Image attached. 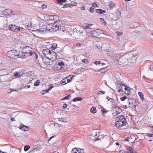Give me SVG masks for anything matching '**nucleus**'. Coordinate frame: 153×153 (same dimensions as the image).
Returning <instances> with one entry per match:
<instances>
[{"mask_svg": "<svg viewBox=\"0 0 153 153\" xmlns=\"http://www.w3.org/2000/svg\"><path fill=\"white\" fill-rule=\"evenodd\" d=\"M94 63L96 65H100L101 63V62L100 61H96L94 62Z\"/></svg>", "mask_w": 153, "mask_h": 153, "instance_id": "c03bdc74", "label": "nucleus"}, {"mask_svg": "<svg viewBox=\"0 0 153 153\" xmlns=\"http://www.w3.org/2000/svg\"><path fill=\"white\" fill-rule=\"evenodd\" d=\"M108 70L107 67H104L101 68V69H99L98 71L99 72L102 73H103L107 71Z\"/></svg>", "mask_w": 153, "mask_h": 153, "instance_id": "5701e85b", "label": "nucleus"}, {"mask_svg": "<svg viewBox=\"0 0 153 153\" xmlns=\"http://www.w3.org/2000/svg\"><path fill=\"white\" fill-rule=\"evenodd\" d=\"M24 30V29L23 27L16 25V29L15 30V32H18L23 31Z\"/></svg>", "mask_w": 153, "mask_h": 153, "instance_id": "a211bd4d", "label": "nucleus"}, {"mask_svg": "<svg viewBox=\"0 0 153 153\" xmlns=\"http://www.w3.org/2000/svg\"><path fill=\"white\" fill-rule=\"evenodd\" d=\"M116 121L115 126L118 128L126 125L127 122L124 116L122 115L118 116L117 118Z\"/></svg>", "mask_w": 153, "mask_h": 153, "instance_id": "f03ea898", "label": "nucleus"}, {"mask_svg": "<svg viewBox=\"0 0 153 153\" xmlns=\"http://www.w3.org/2000/svg\"><path fill=\"white\" fill-rule=\"evenodd\" d=\"M97 131L98 130H93L91 132V136H92L93 137H95L97 136V135L99 133V132H98V133L97 134Z\"/></svg>", "mask_w": 153, "mask_h": 153, "instance_id": "4be33fe9", "label": "nucleus"}, {"mask_svg": "<svg viewBox=\"0 0 153 153\" xmlns=\"http://www.w3.org/2000/svg\"><path fill=\"white\" fill-rule=\"evenodd\" d=\"M115 4L113 2L111 1L108 5L110 9H112L115 7Z\"/></svg>", "mask_w": 153, "mask_h": 153, "instance_id": "393cba45", "label": "nucleus"}, {"mask_svg": "<svg viewBox=\"0 0 153 153\" xmlns=\"http://www.w3.org/2000/svg\"><path fill=\"white\" fill-rule=\"evenodd\" d=\"M39 151L37 149H33L29 153H38Z\"/></svg>", "mask_w": 153, "mask_h": 153, "instance_id": "473e14b6", "label": "nucleus"}, {"mask_svg": "<svg viewBox=\"0 0 153 153\" xmlns=\"http://www.w3.org/2000/svg\"><path fill=\"white\" fill-rule=\"evenodd\" d=\"M84 25L85 27V28L87 29H91V28H90V27L89 26V25L88 24H84Z\"/></svg>", "mask_w": 153, "mask_h": 153, "instance_id": "58836bf2", "label": "nucleus"}, {"mask_svg": "<svg viewBox=\"0 0 153 153\" xmlns=\"http://www.w3.org/2000/svg\"><path fill=\"white\" fill-rule=\"evenodd\" d=\"M30 148V146L29 145H26L24 147V150L25 152L27 151Z\"/></svg>", "mask_w": 153, "mask_h": 153, "instance_id": "f704fd0d", "label": "nucleus"}, {"mask_svg": "<svg viewBox=\"0 0 153 153\" xmlns=\"http://www.w3.org/2000/svg\"><path fill=\"white\" fill-rule=\"evenodd\" d=\"M101 138V137H100V136H99L96 139L95 138L94 139H96L95 140V141H96V140H100Z\"/></svg>", "mask_w": 153, "mask_h": 153, "instance_id": "4d7b16f0", "label": "nucleus"}, {"mask_svg": "<svg viewBox=\"0 0 153 153\" xmlns=\"http://www.w3.org/2000/svg\"><path fill=\"white\" fill-rule=\"evenodd\" d=\"M31 56H33L34 58L36 57V59H37L38 57V55L35 52H32L31 53Z\"/></svg>", "mask_w": 153, "mask_h": 153, "instance_id": "7c9ffc66", "label": "nucleus"}, {"mask_svg": "<svg viewBox=\"0 0 153 153\" xmlns=\"http://www.w3.org/2000/svg\"><path fill=\"white\" fill-rule=\"evenodd\" d=\"M101 111L103 113H106L108 111L106 110L105 109H102L101 110Z\"/></svg>", "mask_w": 153, "mask_h": 153, "instance_id": "864d4df0", "label": "nucleus"}, {"mask_svg": "<svg viewBox=\"0 0 153 153\" xmlns=\"http://www.w3.org/2000/svg\"><path fill=\"white\" fill-rule=\"evenodd\" d=\"M103 31L99 30H94L91 31V35L94 37L98 38L101 34H103Z\"/></svg>", "mask_w": 153, "mask_h": 153, "instance_id": "6e6552de", "label": "nucleus"}, {"mask_svg": "<svg viewBox=\"0 0 153 153\" xmlns=\"http://www.w3.org/2000/svg\"><path fill=\"white\" fill-rule=\"evenodd\" d=\"M71 79H67V83L69 82H70L71 81Z\"/></svg>", "mask_w": 153, "mask_h": 153, "instance_id": "e2e57ef3", "label": "nucleus"}, {"mask_svg": "<svg viewBox=\"0 0 153 153\" xmlns=\"http://www.w3.org/2000/svg\"><path fill=\"white\" fill-rule=\"evenodd\" d=\"M71 5V7H72L74 6H76L77 3L76 2H71V4H70Z\"/></svg>", "mask_w": 153, "mask_h": 153, "instance_id": "4c0bfd02", "label": "nucleus"}, {"mask_svg": "<svg viewBox=\"0 0 153 153\" xmlns=\"http://www.w3.org/2000/svg\"><path fill=\"white\" fill-rule=\"evenodd\" d=\"M18 51L13 50L7 52V55L10 58L15 59L17 58H20L22 57L21 54Z\"/></svg>", "mask_w": 153, "mask_h": 153, "instance_id": "20e7f679", "label": "nucleus"}, {"mask_svg": "<svg viewBox=\"0 0 153 153\" xmlns=\"http://www.w3.org/2000/svg\"><path fill=\"white\" fill-rule=\"evenodd\" d=\"M11 120L12 122H13V121H15V118L14 117H12L11 119Z\"/></svg>", "mask_w": 153, "mask_h": 153, "instance_id": "338daca9", "label": "nucleus"}, {"mask_svg": "<svg viewBox=\"0 0 153 153\" xmlns=\"http://www.w3.org/2000/svg\"><path fill=\"white\" fill-rule=\"evenodd\" d=\"M47 7V5L45 4H43L41 7L42 9H44Z\"/></svg>", "mask_w": 153, "mask_h": 153, "instance_id": "5fc2aeb1", "label": "nucleus"}, {"mask_svg": "<svg viewBox=\"0 0 153 153\" xmlns=\"http://www.w3.org/2000/svg\"><path fill=\"white\" fill-rule=\"evenodd\" d=\"M31 49L30 47L28 46H26L22 48V51L23 53L22 54V52L20 53V54H21L22 56L20 58L24 59L27 56H31V53L32 52L31 51Z\"/></svg>", "mask_w": 153, "mask_h": 153, "instance_id": "7ed1b4c3", "label": "nucleus"}, {"mask_svg": "<svg viewBox=\"0 0 153 153\" xmlns=\"http://www.w3.org/2000/svg\"><path fill=\"white\" fill-rule=\"evenodd\" d=\"M58 121H61L62 122H64V119L62 118H58Z\"/></svg>", "mask_w": 153, "mask_h": 153, "instance_id": "3c124183", "label": "nucleus"}, {"mask_svg": "<svg viewBox=\"0 0 153 153\" xmlns=\"http://www.w3.org/2000/svg\"><path fill=\"white\" fill-rule=\"evenodd\" d=\"M149 68L151 71H153V64L149 65Z\"/></svg>", "mask_w": 153, "mask_h": 153, "instance_id": "8fccbe9b", "label": "nucleus"}, {"mask_svg": "<svg viewBox=\"0 0 153 153\" xmlns=\"http://www.w3.org/2000/svg\"><path fill=\"white\" fill-rule=\"evenodd\" d=\"M71 97V94H69L68 96L64 97L61 100H69L70 99Z\"/></svg>", "mask_w": 153, "mask_h": 153, "instance_id": "bb28decb", "label": "nucleus"}, {"mask_svg": "<svg viewBox=\"0 0 153 153\" xmlns=\"http://www.w3.org/2000/svg\"><path fill=\"white\" fill-rule=\"evenodd\" d=\"M57 44L56 43H53L51 46V48L53 50H55L57 48Z\"/></svg>", "mask_w": 153, "mask_h": 153, "instance_id": "72a5a7b5", "label": "nucleus"}, {"mask_svg": "<svg viewBox=\"0 0 153 153\" xmlns=\"http://www.w3.org/2000/svg\"><path fill=\"white\" fill-rule=\"evenodd\" d=\"M94 9L92 7H91L90 8V11L91 13H93Z\"/></svg>", "mask_w": 153, "mask_h": 153, "instance_id": "603ef678", "label": "nucleus"}, {"mask_svg": "<svg viewBox=\"0 0 153 153\" xmlns=\"http://www.w3.org/2000/svg\"><path fill=\"white\" fill-rule=\"evenodd\" d=\"M100 20L102 22V23L104 24V25H106V22H105L104 19L102 18H100Z\"/></svg>", "mask_w": 153, "mask_h": 153, "instance_id": "a19ab883", "label": "nucleus"}, {"mask_svg": "<svg viewBox=\"0 0 153 153\" xmlns=\"http://www.w3.org/2000/svg\"><path fill=\"white\" fill-rule=\"evenodd\" d=\"M14 76L16 78H18L20 76V75L19 74V72H16L14 74Z\"/></svg>", "mask_w": 153, "mask_h": 153, "instance_id": "e433bc0d", "label": "nucleus"}, {"mask_svg": "<svg viewBox=\"0 0 153 153\" xmlns=\"http://www.w3.org/2000/svg\"><path fill=\"white\" fill-rule=\"evenodd\" d=\"M54 137L53 136L51 137L48 140V141L50 140L53 138Z\"/></svg>", "mask_w": 153, "mask_h": 153, "instance_id": "774afa93", "label": "nucleus"}, {"mask_svg": "<svg viewBox=\"0 0 153 153\" xmlns=\"http://www.w3.org/2000/svg\"><path fill=\"white\" fill-rule=\"evenodd\" d=\"M82 62L84 63H87L88 62V60L86 59H84L82 60Z\"/></svg>", "mask_w": 153, "mask_h": 153, "instance_id": "de8ad7c7", "label": "nucleus"}, {"mask_svg": "<svg viewBox=\"0 0 153 153\" xmlns=\"http://www.w3.org/2000/svg\"><path fill=\"white\" fill-rule=\"evenodd\" d=\"M121 14V13L118 10L116 12L114 13H111L110 14V16L112 20L114 21H116L120 18Z\"/></svg>", "mask_w": 153, "mask_h": 153, "instance_id": "423d86ee", "label": "nucleus"}, {"mask_svg": "<svg viewBox=\"0 0 153 153\" xmlns=\"http://www.w3.org/2000/svg\"><path fill=\"white\" fill-rule=\"evenodd\" d=\"M112 108L113 111V112H114V113H113L114 116H115V115H117L121 113L122 111V109L117 106L113 107Z\"/></svg>", "mask_w": 153, "mask_h": 153, "instance_id": "1a4fd4ad", "label": "nucleus"}, {"mask_svg": "<svg viewBox=\"0 0 153 153\" xmlns=\"http://www.w3.org/2000/svg\"><path fill=\"white\" fill-rule=\"evenodd\" d=\"M40 27H42L41 28H39V29H37L36 31H38L40 33H42L43 32L46 31L47 30V25L44 24L43 22L41 23V24H40Z\"/></svg>", "mask_w": 153, "mask_h": 153, "instance_id": "f8f14e48", "label": "nucleus"}, {"mask_svg": "<svg viewBox=\"0 0 153 153\" xmlns=\"http://www.w3.org/2000/svg\"><path fill=\"white\" fill-rule=\"evenodd\" d=\"M136 51H133L128 53L121 55L118 60L120 65H127L128 63L132 64L134 62L137 57Z\"/></svg>", "mask_w": 153, "mask_h": 153, "instance_id": "f257e3e1", "label": "nucleus"}, {"mask_svg": "<svg viewBox=\"0 0 153 153\" xmlns=\"http://www.w3.org/2000/svg\"><path fill=\"white\" fill-rule=\"evenodd\" d=\"M77 30L76 28L74 29L73 30H71V33H73V34H74V33H77Z\"/></svg>", "mask_w": 153, "mask_h": 153, "instance_id": "37998d69", "label": "nucleus"}, {"mask_svg": "<svg viewBox=\"0 0 153 153\" xmlns=\"http://www.w3.org/2000/svg\"><path fill=\"white\" fill-rule=\"evenodd\" d=\"M67 79V78H65L64 79H63L60 82L61 83V84L62 85H64L67 83V82H65Z\"/></svg>", "mask_w": 153, "mask_h": 153, "instance_id": "2f4dec72", "label": "nucleus"}, {"mask_svg": "<svg viewBox=\"0 0 153 153\" xmlns=\"http://www.w3.org/2000/svg\"><path fill=\"white\" fill-rule=\"evenodd\" d=\"M48 19L49 20H53L54 18L53 16H50L48 18Z\"/></svg>", "mask_w": 153, "mask_h": 153, "instance_id": "09e8293b", "label": "nucleus"}, {"mask_svg": "<svg viewBox=\"0 0 153 153\" xmlns=\"http://www.w3.org/2000/svg\"><path fill=\"white\" fill-rule=\"evenodd\" d=\"M92 6L94 7H98L97 4H96V2H94L92 4Z\"/></svg>", "mask_w": 153, "mask_h": 153, "instance_id": "79ce46f5", "label": "nucleus"}, {"mask_svg": "<svg viewBox=\"0 0 153 153\" xmlns=\"http://www.w3.org/2000/svg\"><path fill=\"white\" fill-rule=\"evenodd\" d=\"M138 95H139V96L140 97V99L142 100V101L144 100L145 99L143 97V93L140 92H138Z\"/></svg>", "mask_w": 153, "mask_h": 153, "instance_id": "c756f323", "label": "nucleus"}, {"mask_svg": "<svg viewBox=\"0 0 153 153\" xmlns=\"http://www.w3.org/2000/svg\"><path fill=\"white\" fill-rule=\"evenodd\" d=\"M129 138L128 137H127L125 140L126 141H129Z\"/></svg>", "mask_w": 153, "mask_h": 153, "instance_id": "680f3d73", "label": "nucleus"}, {"mask_svg": "<svg viewBox=\"0 0 153 153\" xmlns=\"http://www.w3.org/2000/svg\"><path fill=\"white\" fill-rule=\"evenodd\" d=\"M82 100V99L81 97H77L74 98L73 101L74 102H76L78 101H80Z\"/></svg>", "mask_w": 153, "mask_h": 153, "instance_id": "c85d7f7f", "label": "nucleus"}, {"mask_svg": "<svg viewBox=\"0 0 153 153\" xmlns=\"http://www.w3.org/2000/svg\"><path fill=\"white\" fill-rule=\"evenodd\" d=\"M9 27L10 30L15 32V30L16 29V25H9Z\"/></svg>", "mask_w": 153, "mask_h": 153, "instance_id": "6ab92c4d", "label": "nucleus"}, {"mask_svg": "<svg viewBox=\"0 0 153 153\" xmlns=\"http://www.w3.org/2000/svg\"><path fill=\"white\" fill-rule=\"evenodd\" d=\"M30 87V85H26L25 86V88H29Z\"/></svg>", "mask_w": 153, "mask_h": 153, "instance_id": "bf43d9fd", "label": "nucleus"}, {"mask_svg": "<svg viewBox=\"0 0 153 153\" xmlns=\"http://www.w3.org/2000/svg\"><path fill=\"white\" fill-rule=\"evenodd\" d=\"M118 86L119 87L118 91L119 92H125V94L127 95L130 94V88L129 87L125 85H124L121 84H118Z\"/></svg>", "mask_w": 153, "mask_h": 153, "instance_id": "39448f33", "label": "nucleus"}, {"mask_svg": "<svg viewBox=\"0 0 153 153\" xmlns=\"http://www.w3.org/2000/svg\"><path fill=\"white\" fill-rule=\"evenodd\" d=\"M25 27L28 30H31L32 28L31 23L30 21H28L27 23L25 24Z\"/></svg>", "mask_w": 153, "mask_h": 153, "instance_id": "dca6fc26", "label": "nucleus"}, {"mask_svg": "<svg viewBox=\"0 0 153 153\" xmlns=\"http://www.w3.org/2000/svg\"><path fill=\"white\" fill-rule=\"evenodd\" d=\"M58 4L62 5L63 4V3L65 2L66 1V0H56Z\"/></svg>", "mask_w": 153, "mask_h": 153, "instance_id": "a878e982", "label": "nucleus"}, {"mask_svg": "<svg viewBox=\"0 0 153 153\" xmlns=\"http://www.w3.org/2000/svg\"><path fill=\"white\" fill-rule=\"evenodd\" d=\"M60 21H56L54 23L53 25V29L55 31L61 29V27L60 25Z\"/></svg>", "mask_w": 153, "mask_h": 153, "instance_id": "9b49d317", "label": "nucleus"}, {"mask_svg": "<svg viewBox=\"0 0 153 153\" xmlns=\"http://www.w3.org/2000/svg\"><path fill=\"white\" fill-rule=\"evenodd\" d=\"M67 107V104L65 103L63 105V109L66 108Z\"/></svg>", "mask_w": 153, "mask_h": 153, "instance_id": "6e6d98bb", "label": "nucleus"}, {"mask_svg": "<svg viewBox=\"0 0 153 153\" xmlns=\"http://www.w3.org/2000/svg\"><path fill=\"white\" fill-rule=\"evenodd\" d=\"M49 59H52V60H56L57 59V55L55 52L53 51L51 52L50 57Z\"/></svg>", "mask_w": 153, "mask_h": 153, "instance_id": "4468645a", "label": "nucleus"}, {"mask_svg": "<svg viewBox=\"0 0 153 153\" xmlns=\"http://www.w3.org/2000/svg\"><path fill=\"white\" fill-rule=\"evenodd\" d=\"M91 111L93 114L96 112L97 111L96 108L95 107L93 106L90 109Z\"/></svg>", "mask_w": 153, "mask_h": 153, "instance_id": "cd10ccee", "label": "nucleus"}, {"mask_svg": "<svg viewBox=\"0 0 153 153\" xmlns=\"http://www.w3.org/2000/svg\"><path fill=\"white\" fill-rule=\"evenodd\" d=\"M40 83V82L39 80H38L34 83V85L36 86H37L39 85Z\"/></svg>", "mask_w": 153, "mask_h": 153, "instance_id": "c9c22d12", "label": "nucleus"}, {"mask_svg": "<svg viewBox=\"0 0 153 153\" xmlns=\"http://www.w3.org/2000/svg\"><path fill=\"white\" fill-rule=\"evenodd\" d=\"M53 87V86L52 85H50L49 88H48V91H50L51 90L52 88Z\"/></svg>", "mask_w": 153, "mask_h": 153, "instance_id": "13d9d810", "label": "nucleus"}, {"mask_svg": "<svg viewBox=\"0 0 153 153\" xmlns=\"http://www.w3.org/2000/svg\"><path fill=\"white\" fill-rule=\"evenodd\" d=\"M60 21H56L54 23L53 25V29L55 31L61 29V27L60 25Z\"/></svg>", "mask_w": 153, "mask_h": 153, "instance_id": "9d476101", "label": "nucleus"}, {"mask_svg": "<svg viewBox=\"0 0 153 153\" xmlns=\"http://www.w3.org/2000/svg\"><path fill=\"white\" fill-rule=\"evenodd\" d=\"M100 93H99V94H101V93L103 94H104L105 93V92L102 91H100Z\"/></svg>", "mask_w": 153, "mask_h": 153, "instance_id": "052dcab7", "label": "nucleus"}, {"mask_svg": "<svg viewBox=\"0 0 153 153\" xmlns=\"http://www.w3.org/2000/svg\"><path fill=\"white\" fill-rule=\"evenodd\" d=\"M11 11L12 12V11L10 9H6L3 11V13L5 15H9Z\"/></svg>", "mask_w": 153, "mask_h": 153, "instance_id": "aec40b11", "label": "nucleus"}, {"mask_svg": "<svg viewBox=\"0 0 153 153\" xmlns=\"http://www.w3.org/2000/svg\"><path fill=\"white\" fill-rule=\"evenodd\" d=\"M81 45V44H80V43H77L76 45V46H79V47H80Z\"/></svg>", "mask_w": 153, "mask_h": 153, "instance_id": "69168bd1", "label": "nucleus"}, {"mask_svg": "<svg viewBox=\"0 0 153 153\" xmlns=\"http://www.w3.org/2000/svg\"><path fill=\"white\" fill-rule=\"evenodd\" d=\"M96 11L97 13L101 14H103L105 13L106 12L105 10L100 9H96Z\"/></svg>", "mask_w": 153, "mask_h": 153, "instance_id": "b1692460", "label": "nucleus"}, {"mask_svg": "<svg viewBox=\"0 0 153 153\" xmlns=\"http://www.w3.org/2000/svg\"><path fill=\"white\" fill-rule=\"evenodd\" d=\"M23 126H20V129L21 130H22V131H27L29 129V128L26 126H24V125L22 124Z\"/></svg>", "mask_w": 153, "mask_h": 153, "instance_id": "412c9836", "label": "nucleus"}, {"mask_svg": "<svg viewBox=\"0 0 153 153\" xmlns=\"http://www.w3.org/2000/svg\"><path fill=\"white\" fill-rule=\"evenodd\" d=\"M126 98V96H124L123 97H121L120 98V99L121 101H124L125 100Z\"/></svg>", "mask_w": 153, "mask_h": 153, "instance_id": "a18cd8bd", "label": "nucleus"}, {"mask_svg": "<svg viewBox=\"0 0 153 153\" xmlns=\"http://www.w3.org/2000/svg\"><path fill=\"white\" fill-rule=\"evenodd\" d=\"M136 100L134 98H129L128 100V102L129 107L130 108L134 109L136 107Z\"/></svg>", "mask_w": 153, "mask_h": 153, "instance_id": "0eeeda50", "label": "nucleus"}, {"mask_svg": "<svg viewBox=\"0 0 153 153\" xmlns=\"http://www.w3.org/2000/svg\"><path fill=\"white\" fill-rule=\"evenodd\" d=\"M58 65L60 66H62L63 65H64V63L62 62H59L58 63Z\"/></svg>", "mask_w": 153, "mask_h": 153, "instance_id": "49530a36", "label": "nucleus"}, {"mask_svg": "<svg viewBox=\"0 0 153 153\" xmlns=\"http://www.w3.org/2000/svg\"><path fill=\"white\" fill-rule=\"evenodd\" d=\"M81 9L82 10H84L85 9V7L84 6H82L81 7Z\"/></svg>", "mask_w": 153, "mask_h": 153, "instance_id": "0e129e2a", "label": "nucleus"}, {"mask_svg": "<svg viewBox=\"0 0 153 153\" xmlns=\"http://www.w3.org/2000/svg\"><path fill=\"white\" fill-rule=\"evenodd\" d=\"M68 7H71V5L70 4H66L63 5V7L65 8Z\"/></svg>", "mask_w": 153, "mask_h": 153, "instance_id": "ea45409f", "label": "nucleus"}, {"mask_svg": "<svg viewBox=\"0 0 153 153\" xmlns=\"http://www.w3.org/2000/svg\"><path fill=\"white\" fill-rule=\"evenodd\" d=\"M71 153H84V150L79 148H74L72 149Z\"/></svg>", "mask_w": 153, "mask_h": 153, "instance_id": "2eb2a0df", "label": "nucleus"}, {"mask_svg": "<svg viewBox=\"0 0 153 153\" xmlns=\"http://www.w3.org/2000/svg\"><path fill=\"white\" fill-rule=\"evenodd\" d=\"M134 148L129 147L128 149H127L126 151H124L122 153H133Z\"/></svg>", "mask_w": 153, "mask_h": 153, "instance_id": "f3484780", "label": "nucleus"}, {"mask_svg": "<svg viewBox=\"0 0 153 153\" xmlns=\"http://www.w3.org/2000/svg\"><path fill=\"white\" fill-rule=\"evenodd\" d=\"M50 50L48 49H45L43 50L42 52L44 56L48 59H49L51 54Z\"/></svg>", "mask_w": 153, "mask_h": 153, "instance_id": "ddd939ff", "label": "nucleus"}]
</instances>
